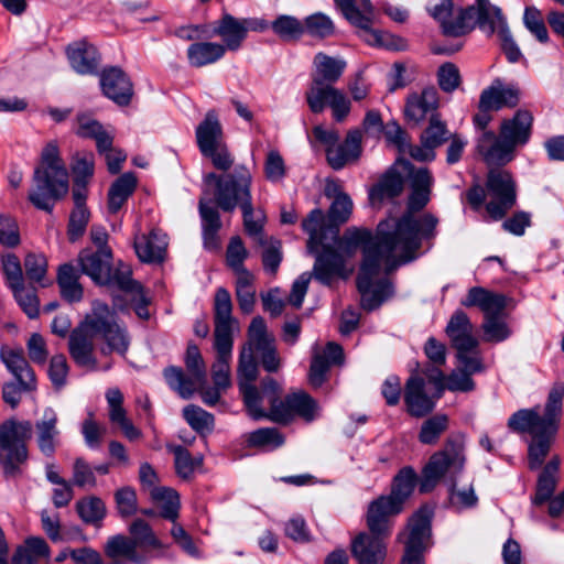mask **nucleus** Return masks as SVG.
<instances>
[{
    "label": "nucleus",
    "mask_w": 564,
    "mask_h": 564,
    "mask_svg": "<svg viewBox=\"0 0 564 564\" xmlns=\"http://www.w3.org/2000/svg\"><path fill=\"white\" fill-rule=\"evenodd\" d=\"M410 184L409 210L403 216L381 220L375 238L368 230L351 228L337 241L338 249L348 257L362 247L364 260L357 288L361 305L368 311L378 307L390 295V284L386 275L401 264L416 259L423 240L435 236L437 219L434 216L413 215L430 200L433 185L430 171L425 167L412 171Z\"/></svg>",
    "instance_id": "f257e3e1"
},
{
    "label": "nucleus",
    "mask_w": 564,
    "mask_h": 564,
    "mask_svg": "<svg viewBox=\"0 0 564 564\" xmlns=\"http://www.w3.org/2000/svg\"><path fill=\"white\" fill-rule=\"evenodd\" d=\"M252 174L245 165H237L230 173L205 174V196L199 200V214L206 249L219 248L218 231L221 228V221L218 208L232 213L236 208L252 202Z\"/></svg>",
    "instance_id": "f03ea898"
},
{
    "label": "nucleus",
    "mask_w": 564,
    "mask_h": 564,
    "mask_svg": "<svg viewBox=\"0 0 564 564\" xmlns=\"http://www.w3.org/2000/svg\"><path fill=\"white\" fill-rule=\"evenodd\" d=\"M563 397L564 387H555L549 393L543 415L539 408L522 409L508 420L510 430L529 433L534 440L529 446V467L531 469L539 468L549 453L551 441L558 427Z\"/></svg>",
    "instance_id": "7ed1b4c3"
},
{
    "label": "nucleus",
    "mask_w": 564,
    "mask_h": 564,
    "mask_svg": "<svg viewBox=\"0 0 564 564\" xmlns=\"http://www.w3.org/2000/svg\"><path fill=\"white\" fill-rule=\"evenodd\" d=\"M315 72L305 93V99L313 113H321L329 107L337 122L344 121L350 112L351 102L344 91L334 86L341 77L346 62L324 53L314 57Z\"/></svg>",
    "instance_id": "20e7f679"
},
{
    "label": "nucleus",
    "mask_w": 564,
    "mask_h": 564,
    "mask_svg": "<svg viewBox=\"0 0 564 564\" xmlns=\"http://www.w3.org/2000/svg\"><path fill=\"white\" fill-rule=\"evenodd\" d=\"M69 189L68 172L55 141L41 152V161L33 173L29 200L39 209L52 212L54 203L65 197Z\"/></svg>",
    "instance_id": "39448f33"
},
{
    "label": "nucleus",
    "mask_w": 564,
    "mask_h": 564,
    "mask_svg": "<svg viewBox=\"0 0 564 564\" xmlns=\"http://www.w3.org/2000/svg\"><path fill=\"white\" fill-rule=\"evenodd\" d=\"M533 117L528 110H518L512 118L503 119L499 134L484 131L477 141V151L489 165H505L514 159L518 147L531 135Z\"/></svg>",
    "instance_id": "423d86ee"
},
{
    "label": "nucleus",
    "mask_w": 564,
    "mask_h": 564,
    "mask_svg": "<svg viewBox=\"0 0 564 564\" xmlns=\"http://www.w3.org/2000/svg\"><path fill=\"white\" fill-rule=\"evenodd\" d=\"M30 421L8 420L0 426V464L7 477L21 474V466L28 459L26 441L31 437Z\"/></svg>",
    "instance_id": "0eeeda50"
},
{
    "label": "nucleus",
    "mask_w": 564,
    "mask_h": 564,
    "mask_svg": "<svg viewBox=\"0 0 564 564\" xmlns=\"http://www.w3.org/2000/svg\"><path fill=\"white\" fill-rule=\"evenodd\" d=\"M465 444L462 437H449L444 448L433 454L423 469V478L420 490L430 491L442 477L449 474L451 477L459 474L465 466Z\"/></svg>",
    "instance_id": "6e6552de"
},
{
    "label": "nucleus",
    "mask_w": 564,
    "mask_h": 564,
    "mask_svg": "<svg viewBox=\"0 0 564 564\" xmlns=\"http://www.w3.org/2000/svg\"><path fill=\"white\" fill-rule=\"evenodd\" d=\"M95 336L100 337L105 346L101 348L104 355L117 352L124 356L130 345V337L124 327L119 325L116 314L106 304L95 303L93 313L87 316Z\"/></svg>",
    "instance_id": "1a4fd4ad"
},
{
    "label": "nucleus",
    "mask_w": 564,
    "mask_h": 564,
    "mask_svg": "<svg viewBox=\"0 0 564 564\" xmlns=\"http://www.w3.org/2000/svg\"><path fill=\"white\" fill-rule=\"evenodd\" d=\"M432 514V508L423 506L409 520L406 531L400 534L405 549L402 564H423L422 553L431 545Z\"/></svg>",
    "instance_id": "9d476101"
},
{
    "label": "nucleus",
    "mask_w": 564,
    "mask_h": 564,
    "mask_svg": "<svg viewBox=\"0 0 564 564\" xmlns=\"http://www.w3.org/2000/svg\"><path fill=\"white\" fill-rule=\"evenodd\" d=\"M186 369L189 376H185L178 367L164 369V378L167 384L176 391L181 398L189 399L196 392V386L206 383V367L198 347L194 344L187 346L185 356Z\"/></svg>",
    "instance_id": "9b49d317"
},
{
    "label": "nucleus",
    "mask_w": 564,
    "mask_h": 564,
    "mask_svg": "<svg viewBox=\"0 0 564 564\" xmlns=\"http://www.w3.org/2000/svg\"><path fill=\"white\" fill-rule=\"evenodd\" d=\"M270 403L269 420L276 423H286L294 416L312 422L319 415L318 403L301 390L289 393L283 400L272 395Z\"/></svg>",
    "instance_id": "f8f14e48"
},
{
    "label": "nucleus",
    "mask_w": 564,
    "mask_h": 564,
    "mask_svg": "<svg viewBox=\"0 0 564 564\" xmlns=\"http://www.w3.org/2000/svg\"><path fill=\"white\" fill-rule=\"evenodd\" d=\"M489 202L486 209L491 218L501 219L517 200L516 184L507 171L491 170L486 183Z\"/></svg>",
    "instance_id": "ddd939ff"
},
{
    "label": "nucleus",
    "mask_w": 564,
    "mask_h": 564,
    "mask_svg": "<svg viewBox=\"0 0 564 564\" xmlns=\"http://www.w3.org/2000/svg\"><path fill=\"white\" fill-rule=\"evenodd\" d=\"M429 11L435 20L441 22L443 32L446 35L460 36L473 30L475 7L459 10L455 18L452 19V0H432Z\"/></svg>",
    "instance_id": "4468645a"
},
{
    "label": "nucleus",
    "mask_w": 564,
    "mask_h": 564,
    "mask_svg": "<svg viewBox=\"0 0 564 564\" xmlns=\"http://www.w3.org/2000/svg\"><path fill=\"white\" fill-rule=\"evenodd\" d=\"M88 317L72 333L69 337V354L74 361L87 370H97V360L94 356L95 333L90 327Z\"/></svg>",
    "instance_id": "2eb2a0df"
},
{
    "label": "nucleus",
    "mask_w": 564,
    "mask_h": 564,
    "mask_svg": "<svg viewBox=\"0 0 564 564\" xmlns=\"http://www.w3.org/2000/svg\"><path fill=\"white\" fill-rule=\"evenodd\" d=\"M400 500L381 496L369 505L367 525L372 534L388 538L391 533V518L400 513Z\"/></svg>",
    "instance_id": "dca6fc26"
},
{
    "label": "nucleus",
    "mask_w": 564,
    "mask_h": 564,
    "mask_svg": "<svg viewBox=\"0 0 564 564\" xmlns=\"http://www.w3.org/2000/svg\"><path fill=\"white\" fill-rule=\"evenodd\" d=\"M354 268H346L344 256L325 247L316 257L312 275L323 284L330 285L336 279H347Z\"/></svg>",
    "instance_id": "f3484780"
},
{
    "label": "nucleus",
    "mask_w": 564,
    "mask_h": 564,
    "mask_svg": "<svg viewBox=\"0 0 564 564\" xmlns=\"http://www.w3.org/2000/svg\"><path fill=\"white\" fill-rule=\"evenodd\" d=\"M110 283L116 284L126 293L127 300L131 302L137 315L142 318H149L150 314L147 308L149 300L144 294L142 286L131 279V269L127 264H119L115 273H110Z\"/></svg>",
    "instance_id": "a211bd4d"
},
{
    "label": "nucleus",
    "mask_w": 564,
    "mask_h": 564,
    "mask_svg": "<svg viewBox=\"0 0 564 564\" xmlns=\"http://www.w3.org/2000/svg\"><path fill=\"white\" fill-rule=\"evenodd\" d=\"M386 536L370 531L359 533L351 541V553L358 564H383L387 556Z\"/></svg>",
    "instance_id": "6ab92c4d"
},
{
    "label": "nucleus",
    "mask_w": 564,
    "mask_h": 564,
    "mask_svg": "<svg viewBox=\"0 0 564 564\" xmlns=\"http://www.w3.org/2000/svg\"><path fill=\"white\" fill-rule=\"evenodd\" d=\"M520 100V90L514 85H506L496 78L479 97V110H500L503 107H516Z\"/></svg>",
    "instance_id": "aec40b11"
},
{
    "label": "nucleus",
    "mask_w": 564,
    "mask_h": 564,
    "mask_svg": "<svg viewBox=\"0 0 564 564\" xmlns=\"http://www.w3.org/2000/svg\"><path fill=\"white\" fill-rule=\"evenodd\" d=\"M111 259L110 249H102V251L85 249L79 252L77 261L83 274L88 275L98 284L106 285L110 282Z\"/></svg>",
    "instance_id": "412c9836"
},
{
    "label": "nucleus",
    "mask_w": 564,
    "mask_h": 564,
    "mask_svg": "<svg viewBox=\"0 0 564 564\" xmlns=\"http://www.w3.org/2000/svg\"><path fill=\"white\" fill-rule=\"evenodd\" d=\"M446 124L436 116H432L427 128L421 134V144L411 148V156L416 161H433L435 149L448 139Z\"/></svg>",
    "instance_id": "4be33fe9"
},
{
    "label": "nucleus",
    "mask_w": 564,
    "mask_h": 564,
    "mask_svg": "<svg viewBox=\"0 0 564 564\" xmlns=\"http://www.w3.org/2000/svg\"><path fill=\"white\" fill-rule=\"evenodd\" d=\"M35 442L42 454L53 456L59 445L58 415L57 412L47 406L44 409L41 419L35 422Z\"/></svg>",
    "instance_id": "5701e85b"
},
{
    "label": "nucleus",
    "mask_w": 564,
    "mask_h": 564,
    "mask_svg": "<svg viewBox=\"0 0 564 564\" xmlns=\"http://www.w3.org/2000/svg\"><path fill=\"white\" fill-rule=\"evenodd\" d=\"M100 86L105 96L119 106H127L133 96L132 83L119 67L105 69L100 76Z\"/></svg>",
    "instance_id": "b1692460"
},
{
    "label": "nucleus",
    "mask_w": 564,
    "mask_h": 564,
    "mask_svg": "<svg viewBox=\"0 0 564 564\" xmlns=\"http://www.w3.org/2000/svg\"><path fill=\"white\" fill-rule=\"evenodd\" d=\"M167 236L153 229L148 235H135L133 247L138 258L145 263H160L164 260L167 248Z\"/></svg>",
    "instance_id": "393cba45"
},
{
    "label": "nucleus",
    "mask_w": 564,
    "mask_h": 564,
    "mask_svg": "<svg viewBox=\"0 0 564 564\" xmlns=\"http://www.w3.org/2000/svg\"><path fill=\"white\" fill-rule=\"evenodd\" d=\"M343 361V349L335 343H328L322 350L315 348L308 372V381L314 388H319L326 380L332 365Z\"/></svg>",
    "instance_id": "a878e982"
},
{
    "label": "nucleus",
    "mask_w": 564,
    "mask_h": 564,
    "mask_svg": "<svg viewBox=\"0 0 564 564\" xmlns=\"http://www.w3.org/2000/svg\"><path fill=\"white\" fill-rule=\"evenodd\" d=\"M361 154V132L351 130L343 143H336L326 150L328 164L334 170H340L346 164L355 162Z\"/></svg>",
    "instance_id": "bb28decb"
},
{
    "label": "nucleus",
    "mask_w": 564,
    "mask_h": 564,
    "mask_svg": "<svg viewBox=\"0 0 564 564\" xmlns=\"http://www.w3.org/2000/svg\"><path fill=\"white\" fill-rule=\"evenodd\" d=\"M436 398L425 392V382L420 377H411L405 387L404 401L412 416L422 417L435 408Z\"/></svg>",
    "instance_id": "cd10ccee"
},
{
    "label": "nucleus",
    "mask_w": 564,
    "mask_h": 564,
    "mask_svg": "<svg viewBox=\"0 0 564 564\" xmlns=\"http://www.w3.org/2000/svg\"><path fill=\"white\" fill-rule=\"evenodd\" d=\"M0 358L24 391L35 389V375L29 366L22 349L2 347Z\"/></svg>",
    "instance_id": "c85d7f7f"
},
{
    "label": "nucleus",
    "mask_w": 564,
    "mask_h": 564,
    "mask_svg": "<svg viewBox=\"0 0 564 564\" xmlns=\"http://www.w3.org/2000/svg\"><path fill=\"white\" fill-rule=\"evenodd\" d=\"M446 334L457 350L476 349L478 346L474 326L463 311H457L452 315L446 326Z\"/></svg>",
    "instance_id": "c756f323"
},
{
    "label": "nucleus",
    "mask_w": 564,
    "mask_h": 564,
    "mask_svg": "<svg viewBox=\"0 0 564 564\" xmlns=\"http://www.w3.org/2000/svg\"><path fill=\"white\" fill-rule=\"evenodd\" d=\"M67 58L70 67L80 75L95 74L99 64V56L94 45L79 41L68 45Z\"/></svg>",
    "instance_id": "7c9ffc66"
},
{
    "label": "nucleus",
    "mask_w": 564,
    "mask_h": 564,
    "mask_svg": "<svg viewBox=\"0 0 564 564\" xmlns=\"http://www.w3.org/2000/svg\"><path fill=\"white\" fill-rule=\"evenodd\" d=\"M106 399L109 408L110 422L118 425L123 435L130 441L138 440L141 436V432L127 416V411L122 406L123 394L121 391L117 388H111L106 392Z\"/></svg>",
    "instance_id": "2f4dec72"
},
{
    "label": "nucleus",
    "mask_w": 564,
    "mask_h": 564,
    "mask_svg": "<svg viewBox=\"0 0 564 564\" xmlns=\"http://www.w3.org/2000/svg\"><path fill=\"white\" fill-rule=\"evenodd\" d=\"M438 107V93L435 87H426L419 93H412L406 98L405 116L414 122L422 121L429 112Z\"/></svg>",
    "instance_id": "473e14b6"
},
{
    "label": "nucleus",
    "mask_w": 564,
    "mask_h": 564,
    "mask_svg": "<svg viewBox=\"0 0 564 564\" xmlns=\"http://www.w3.org/2000/svg\"><path fill=\"white\" fill-rule=\"evenodd\" d=\"M213 34L223 40L225 52L238 51L247 36L243 21L230 14H224L220 20L214 23Z\"/></svg>",
    "instance_id": "72a5a7b5"
},
{
    "label": "nucleus",
    "mask_w": 564,
    "mask_h": 564,
    "mask_svg": "<svg viewBox=\"0 0 564 564\" xmlns=\"http://www.w3.org/2000/svg\"><path fill=\"white\" fill-rule=\"evenodd\" d=\"M465 307H479L485 316L489 314H501L506 307V297L498 293H492L484 288L474 286L469 289L467 295L460 301Z\"/></svg>",
    "instance_id": "f704fd0d"
},
{
    "label": "nucleus",
    "mask_w": 564,
    "mask_h": 564,
    "mask_svg": "<svg viewBox=\"0 0 564 564\" xmlns=\"http://www.w3.org/2000/svg\"><path fill=\"white\" fill-rule=\"evenodd\" d=\"M196 141L202 153L224 143L221 123L215 111H208L204 120L196 128Z\"/></svg>",
    "instance_id": "c9c22d12"
},
{
    "label": "nucleus",
    "mask_w": 564,
    "mask_h": 564,
    "mask_svg": "<svg viewBox=\"0 0 564 564\" xmlns=\"http://www.w3.org/2000/svg\"><path fill=\"white\" fill-rule=\"evenodd\" d=\"M375 22V8L370 0H360V9L357 8V17L355 26L362 31V39L370 45L390 46L387 42L389 36L387 33H381L373 30L371 26Z\"/></svg>",
    "instance_id": "e433bc0d"
},
{
    "label": "nucleus",
    "mask_w": 564,
    "mask_h": 564,
    "mask_svg": "<svg viewBox=\"0 0 564 564\" xmlns=\"http://www.w3.org/2000/svg\"><path fill=\"white\" fill-rule=\"evenodd\" d=\"M73 130L79 138L95 140L97 149H106L112 135L93 115L86 112L76 116Z\"/></svg>",
    "instance_id": "4c0bfd02"
},
{
    "label": "nucleus",
    "mask_w": 564,
    "mask_h": 564,
    "mask_svg": "<svg viewBox=\"0 0 564 564\" xmlns=\"http://www.w3.org/2000/svg\"><path fill=\"white\" fill-rule=\"evenodd\" d=\"M403 189L402 176L393 171H388L369 192V202L373 207H380L386 199H391L401 194Z\"/></svg>",
    "instance_id": "58836bf2"
},
{
    "label": "nucleus",
    "mask_w": 564,
    "mask_h": 564,
    "mask_svg": "<svg viewBox=\"0 0 564 564\" xmlns=\"http://www.w3.org/2000/svg\"><path fill=\"white\" fill-rule=\"evenodd\" d=\"M303 230L308 235L307 250L310 253L316 252L317 248L326 239V231L334 229L332 224L327 226L326 218L322 209H313L302 223Z\"/></svg>",
    "instance_id": "ea45409f"
},
{
    "label": "nucleus",
    "mask_w": 564,
    "mask_h": 564,
    "mask_svg": "<svg viewBox=\"0 0 564 564\" xmlns=\"http://www.w3.org/2000/svg\"><path fill=\"white\" fill-rule=\"evenodd\" d=\"M478 8H475V22L473 29L478 25L480 30L487 33L500 32L507 29L506 21L501 10L492 6L489 0H477Z\"/></svg>",
    "instance_id": "a19ab883"
},
{
    "label": "nucleus",
    "mask_w": 564,
    "mask_h": 564,
    "mask_svg": "<svg viewBox=\"0 0 564 564\" xmlns=\"http://www.w3.org/2000/svg\"><path fill=\"white\" fill-rule=\"evenodd\" d=\"M104 551L105 554L113 561V564L140 562L135 543H133L130 538L122 534L110 536L105 544Z\"/></svg>",
    "instance_id": "79ce46f5"
},
{
    "label": "nucleus",
    "mask_w": 564,
    "mask_h": 564,
    "mask_svg": "<svg viewBox=\"0 0 564 564\" xmlns=\"http://www.w3.org/2000/svg\"><path fill=\"white\" fill-rule=\"evenodd\" d=\"M560 473V458L553 457L543 468L538 478L536 491L532 499L533 505L540 506L550 500L557 480Z\"/></svg>",
    "instance_id": "37998d69"
},
{
    "label": "nucleus",
    "mask_w": 564,
    "mask_h": 564,
    "mask_svg": "<svg viewBox=\"0 0 564 564\" xmlns=\"http://www.w3.org/2000/svg\"><path fill=\"white\" fill-rule=\"evenodd\" d=\"M225 55V46L215 42H196L188 46L187 58L193 67L214 64Z\"/></svg>",
    "instance_id": "c03bdc74"
},
{
    "label": "nucleus",
    "mask_w": 564,
    "mask_h": 564,
    "mask_svg": "<svg viewBox=\"0 0 564 564\" xmlns=\"http://www.w3.org/2000/svg\"><path fill=\"white\" fill-rule=\"evenodd\" d=\"M150 496L160 509V516L173 522L178 518L180 497L178 494L167 487H153Z\"/></svg>",
    "instance_id": "a18cd8bd"
},
{
    "label": "nucleus",
    "mask_w": 564,
    "mask_h": 564,
    "mask_svg": "<svg viewBox=\"0 0 564 564\" xmlns=\"http://www.w3.org/2000/svg\"><path fill=\"white\" fill-rule=\"evenodd\" d=\"M137 178L132 173H124L111 185L108 193V209L116 214L133 193Z\"/></svg>",
    "instance_id": "49530a36"
},
{
    "label": "nucleus",
    "mask_w": 564,
    "mask_h": 564,
    "mask_svg": "<svg viewBox=\"0 0 564 564\" xmlns=\"http://www.w3.org/2000/svg\"><path fill=\"white\" fill-rule=\"evenodd\" d=\"M79 273L72 264H63L58 270L57 283L64 299L78 302L83 297V288L78 282Z\"/></svg>",
    "instance_id": "de8ad7c7"
},
{
    "label": "nucleus",
    "mask_w": 564,
    "mask_h": 564,
    "mask_svg": "<svg viewBox=\"0 0 564 564\" xmlns=\"http://www.w3.org/2000/svg\"><path fill=\"white\" fill-rule=\"evenodd\" d=\"M271 30L282 41L299 40L304 33V25L297 18L281 14L271 22Z\"/></svg>",
    "instance_id": "09e8293b"
},
{
    "label": "nucleus",
    "mask_w": 564,
    "mask_h": 564,
    "mask_svg": "<svg viewBox=\"0 0 564 564\" xmlns=\"http://www.w3.org/2000/svg\"><path fill=\"white\" fill-rule=\"evenodd\" d=\"M237 375L239 389L253 387V382L258 377V364L254 351H251V347L241 348Z\"/></svg>",
    "instance_id": "8fccbe9b"
},
{
    "label": "nucleus",
    "mask_w": 564,
    "mask_h": 564,
    "mask_svg": "<svg viewBox=\"0 0 564 564\" xmlns=\"http://www.w3.org/2000/svg\"><path fill=\"white\" fill-rule=\"evenodd\" d=\"M131 541L142 550H158L162 547L161 541L156 538L151 527L142 519L134 520L130 527Z\"/></svg>",
    "instance_id": "3c124183"
},
{
    "label": "nucleus",
    "mask_w": 564,
    "mask_h": 564,
    "mask_svg": "<svg viewBox=\"0 0 564 564\" xmlns=\"http://www.w3.org/2000/svg\"><path fill=\"white\" fill-rule=\"evenodd\" d=\"M447 429L448 416L445 414H435L422 423L419 441L425 445H434Z\"/></svg>",
    "instance_id": "603ef678"
},
{
    "label": "nucleus",
    "mask_w": 564,
    "mask_h": 564,
    "mask_svg": "<svg viewBox=\"0 0 564 564\" xmlns=\"http://www.w3.org/2000/svg\"><path fill=\"white\" fill-rule=\"evenodd\" d=\"M76 510L80 519L90 524H98L106 516L104 501L95 496L83 498L76 502Z\"/></svg>",
    "instance_id": "864d4df0"
},
{
    "label": "nucleus",
    "mask_w": 564,
    "mask_h": 564,
    "mask_svg": "<svg viewBox=\"0 0 564 564\" xmlns=\"http://www.w3.org/2000/svg\"><path fill=\"white\" fill-rule=\"evenodd\" d=\"M14 554H20L24 564H35L42 558H48L50 546L44 539L32 536L26 539L24 545L19 546Z\"/></svg>",
    "instance_id": "5fc2aeb1"
},
{
    "label": "nucleus",
    "mask_w": 564,
    "mask_h": 564,
    "mask_svg": "<svg viewBox=\"0 0 564 564\" xmlns=\"http://www.w3.org/2000/svg\"><path fill=\"white\" fill-rule=\"evenodd\" d=\"M352 213V200L347 194H338L328 210V221L332 224V235L337 237L338 227L346 223Z\"/></svg>",
    "instance_id": "6e6d98bb"
},
{
    "label": "nucleus",
    "mask_w": 564,
    "mask_h": 564,
    "mask_svg": "<svg viewBox=\"0 0 564 564\" xmlns=\"http://www.w3.org/2000/svg\"><path fill=\"white\" fill-rule=\"evenodd\" d=\"M243 217V226L246 232L252 237L257 242L264 245L263 225L265 217L261 210L254 212L253 204L250 202L240 208Z\"/></svg>",
    "instance_id": "4d7b16f0"
},
{
    "label": "nucleus",
    "mask_w": 564,
    "mask_h": 564,
    "mask_svg": "<svg viewBox=\"0 0 564 564\" xmlns=\"http://www.w3.org/2000/svg\"><path fill=\"white\" fill-rule=\"evenodd\" d=\"M188 425L199 434L209 433L214 427V416L200 406L189 404L183 409Z\"/></svg>",
    "instance_id": "13d9d810"
},
{
    "label": "nucleus",
    "mask_w": 564,
    "mask_h": 564,
    "mask_svg": "<svg viewBox=\"0 0 564 564\" xmlns=\"http://www.w3.org/2000/svg\"><path fill=\"white\" fill-rule=\"evenodd\" d=\"M247 443L249 446L270 451L280 447L284 443V438L276 429L264 427L249 433Z\"/></svg>",
    "instance_id": "bf43d9fd"
},
{
    "label": "nucleus",
    "mask_w": 564,
    "mask_h": 564,
    "mask_svg": "<svg viewBox=\"0 0 564 564\" xmlns=\"http://www.w3.org/2000/svg\"><path fill=\"white\" fill-rule=\"evenodd\" d=\"M169 449L174 454L177 475L184 479L191 478L195 469L202 465L200 457H192L189 452L180 445L170 446Z\"/></svg>",
    "instance_id": "052dcab7"
},
{
    "label": "nucleus",
    "mask_w": 564,
    "mask_h": 564,
    "mask_svg": "<svg viewBox=\"0 0 564 564\" xmlns=\"http://www.w3.org/2000/svg\"><path fill=\"white\" fill-rule=\"evenodd\" d=\"M14 299L22 311L30 317L35 318L39 315L40 302L35 289L26 286L24 283L10 289Z\"/></svg>",
    "instance_id": "680f3d73"
},
{
    "label": "nucleus",
    "mask_w": 564,
    "mask_h": 564,
    "mask_svg": "<svg viewBox=\"0 0 564 564\" xmlns=\"http://www.w3.org/2000/svg\"><path fill=\"white\" fill-rule=\"evenodd\" d=\"M273 337L268 333L265 322L262 317L252 318L248 328V341L242 347H251V351L258 348L268 347L273 343Z\"/></svg>",
    "instance_id": "e2e57ef3"
},
{
    "label": "nucleus",
    "mask_w": 564,
    "mask_h": 564,
    "mask_svg": "<svg viewBox=\"0 0 564 564\" xmlns=\"http://www.w3.org/2000/svg\"><path fill=\"white\" fill-rule=\"evenodd\" d=\"M304 32L315 37H328L334 34L335 25L329 17L322 12L308 15L304 23Z\"/></svg>",
    "instance_id": "0e129e2a"
},
{
    "label": "nucleus",
    "mask_w": 564,
    "mask_h": 564,
    "mask_svg": "<svg viewBox=\"0 0 564 564\" xmlns=\"http://www.w3.org/2000/svg\"><path fill=\"white\" fill-rule=\"evenodd\" d=\"M482 329L484 338L487 341L499 343L511 335L510 328L500 317V314H489V316H485Z\"/></svg>",
    "instance_id": "69168bd1"
},
{
    "label": "nucleus",
    "mask_w": 564,
    "mask_h": 564,
    "mask_svg": "<svg viewBox=\"0 0 564 564\" xmlns=\"http://www.w3.org/2000/svg\"><path fill=\"white\" fill-rule=\"evenodd\" d=\"M415 473L411 468H403L394 477V482L389 498L400 500V506H403L404 500L412 494L415 486Z\"/></svg>",
    "instance_id": "338daca9"
},
{
    "label": "nucleus",
    "mask_w": 564,
    "mask_h": 564,
    "mask_svg": "<svg viewBox=\"0 0 564 564\" xmlns=\"http://www.w3.org/2000/svg\"><path fill=\"white\" fill-rule=\"evenodd\" d=\"M523 22L525 28L536 37L538 41L541 43L547 42V29L539 9L535 7H528L524 11Z\"/></svg>",
    "instance_id": "774afa93"
}]
</instances>
